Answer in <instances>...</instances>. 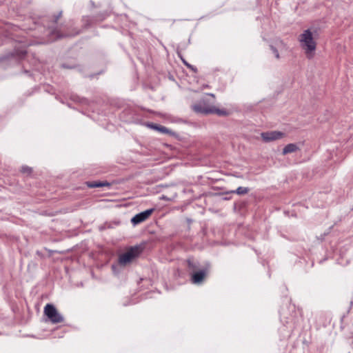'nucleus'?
Masks as SVG:
<instances>
[{
    "label": "nucleus",
    "mask_w": 353,
    "mask_h": 353,
    "mask_svg": "<svg viewBox=\"0 0 353 353\" xmlns=\"http://www.w3.org/2000/svg\"><path fill=\"white\" fill-rule=\"evenodd\" d=\"M181 59H182V61H183V63H185L188 67H189V68H192V66H191V65H190L188 63H187L184 61V59H183V58H181Z\"/></svg>",
    "instance_id": "obj_14"
},
{
    "label": "nucleus",
    "mask_w": 353,
    "mask_h": 353,
    "mask_svg": "<svg viewBox=\"0 0 353 353\" xmlns=\"http://www.w3.org/2000/svg\"><path fill=\"white\" fill-rule=\"evenodd\" d=\"M314 32H312L310 29L305 30L299 37L300 46L306 57L309 59L314 57L316 48V38Z\"/></svg>",
    "instance_id": "obj_2"
},
{
    "label": "nucleus",
    "mask_w": 353,
    "mask_h": 353,
    "mask_svg": "<svg viewBox=\"0 0 353 353\" xmlns=\"http://www.w3.org/2000/svg\"><path fill=\"white\" fill-rule=\"evenodd\" d=\"M44 314L52 323H59L63 321V316L58 312L56 307L52 304H47L44 307Z\"/></svg>",
    "instance_id": "obj_4"
},
{
    "label": "nucleus",
    "mask_w": 353,
    "mask_h": 353,
    "mask_svg": "<svg viewBox=\"0 0 353 353\" xmlns=\"http://www.w3.org/2000/svg\"><path fill=\"white\" fill-rule=\"evenodd\" d=\"M153 212L154 209L151 208L136 214L131 219L132 223L134 225H137L145 221L149 218Z\"/></svg>",
    "instance_id": "obj_6"
},
{
    "label": "nucleus",
    "mask_w": 353,
    "mask_h": 353,
    "mask_svg": "<svg viewBox=\"0 0 353 353\" xmlns=\"http://www.w3.org/2000/svg\"><path fill=\"white\" fill-rule=\"evenodd\" d=\"M261 137L265 142H270L283 139L285 134L280 131H269L262 132Z\"/></svg>",
    "instance_id": "obj_5"
},
{
    "label": "nucleus",
    "mask_w": 353,
    "mask_h": 353,
    "mask_svg": "<svg viewBox=\"0 0 353 353\" xmlns=\"http://www.w3.org/2000/svg\"><path fill=\"white\" fill-rule=\"evenodd\" d=\"M271 48H272V52H273V53H274V54L275 57H276V59H279V54L278 50H277L275 48H274V47H272V46L271 47Z\"/></svg>",
    "instance_id": "obj_13"
},
{
    "label": "nucleus",
    "mask_w": 353,
    "mask_h": 353,
    "mask_svg": "<svg viewBox=\"0 0 353 353\" xmlns=\"http://www.w3.org/2000/svg\"><path fill=\"white\" fill-rule=\"evenodd\" d=\"M162 199H168V198H167L165 196H162Z\"/></svg>",
    "instance_id": "obj_16"
},
{
    "label": "nucleus",
    "mask_w": 353,
    "mask_h": 353,
    "mask_svg": "<svg viewBox=\"0 0 353 353\" xmlns=\"http://www.w3.org/2000/svg\"><path fill=\"white\" fill-rule=\"evenodd\" d=\"M192 110L199 114H216L220 117L229 115V112L223 108H219L214 105V100H210L208 97L202 98L192 105Z\"/></svg>",
    "instance_id": "obj_1"
},
{
    "label": "nucleus",
    "mask_w": 353,
    "mask_h": 353,
    "mask_svg": "<svg viewBox=\"0 0 353 353\" xmlns=\"http://www.w3.org/2000/svg\"><path fill=\"white\" fill-rule=\"evenodd\" d=\"M147 126L151 129L159 131L161 133H168V130L166 128L161 126V125H158L154 124V123H148Z\"/></svg>",
    "instance_id": "obj_9"
},
{
    "label": "nucleus",
    "mask_w": 353,
    "mask_h": 353,
    "mask_svg": "<svg viewBox=\"0 0 353 353\" xmlns=\"http://www.w3.org/2000/svg\"><path fill=\"white\" fill-rule=\"evenodd\" d=\"M208 96H210V97H212L213 99H214V98H215V96H214V94H208Z\"/></svg>",
    "instance_id": "obj_15"
},
{
    "label": "nucleus",
    "mask_w": 353,
    "mask_h": 353,
    "mask_svg": "<svg viewBox=\"0 0 353 353\" xmlns=\"http://www.w3.org/2000/svg\"><path fill=\"white\" fill-rule=\"evenodd\" d=\"M299 150V147L295 143H290L285 146L283 149V154H287L289 153H292Z\"/></svg>",
    "instance_id": "obj_8"
},
{
    "label": "nucleus",
    "mask_w": 353,
    "mask_h": 353,
    "mask_svg": "<svg viewBox=\"0 0 353 353\" xmlns=\"http://www.w3.org/2000/svg\"><path fill=\"white\" fill-rule=\"evenodd\" d=\"M249 188L245 187H239L236 190L231 191L232 193H236L239 195L246 194L249 192Z\"/></svg>",
    "instance_id": "obj_10"
},
{
    "label": "nucleus",
    "mask_w": 353,
    "mask_h": 353,
    "mask_svg": "<svg viewBox=\"0 0 353 353\" xmlns=\"http://www.w3.org/2000/svg\"><path fill=\"white\" fill-rule=\"evenodd\" d=\"M87 185L90 188H98V187H103L105 185H108V183H98V182H88V183H87Z\"/></svg>",
    "instance_id": "obj_11"
},
{
    "label": "nucleus",
    "mask_w": 353,
    "mask_h": 353,
    "mask_svg": "<svg viewBox=\"0 0 353 353\" xmlns=\"http://www.w3.org/2000/svg\"><path fill=\"white\" fill-rule=\"evenodd\" d=\"M21 172L26 174H30L32 172V168L28 166H22Z\"/></svg>",
    "instance_id": "obj_12"
},
{
    "label": "nucleus",
    "mask_w": 353,
    "mask_h": 353,
    "mask_svg": "<svg viewBox=\"0 0 353 353\" xmlns=\"http://www.w3.org/2000/svg\"><path fill=\"white\" fill-rule=\"evenodd\" d=\"M208 275V271L206 270H202L194 272L191 276V281L192 283L196 285L201 284Z\"/></svg>",
    "instance_id": "obj_7"
},
{
    "label": "nucleus",
    "mask_w": 353,
    "mask_h": 353,
    "mask_svg": "<svg viewBox=\"0 0 353 353\" xmlns=\"http://www.w3.org/2000/svg\"><path fill=\"white\" fill-rule=\"evenodd\" d=\"M142 248L139 245L129 248L124 253L119 255V264L122 266H125L130 264L140 254Z\"/></svg>",
    "instance_id": "obj_3"
}]
</instances>
